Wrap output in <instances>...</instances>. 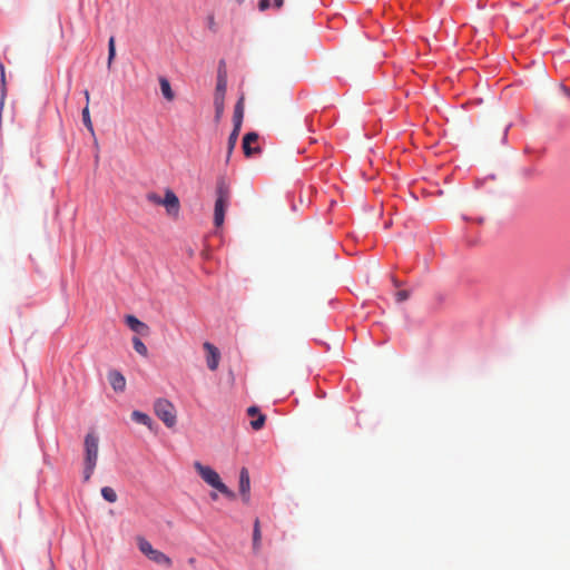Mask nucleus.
I'll list each match as a JSON object with an SVG mask.
<instances>
[{"label":"nucleus","mask_w":570,"mask_h":570,"mask_svg":"<svg viewBox=\"0 0 570 570\" xmlns=\"http://www.w3.org/2000/svg\"><path fill=\"white\" fill-rule=\"evenodd\" d=\"M230 202V186L225 178H219L216 185V200L214 207V225L219 228L225 220V213Z\"/></svg>","instance_id":"nucleus-1"},{"label":"nucleus","mask_w":570,"mask_h":570,"mask_svg":"<svg viewBox=\"0 0 570 570\" xmlns=\"http://www.w3.org/2000/svg\"><path fill=\"white\" fill-rule=\"evenodd\" d=\"M194 468L199 476L204 480V482H206L208 485L216 489L230 500L236 498L235 492L229 490L225 483L222 482L219 474L214 469L208 465H204L198 461L194 462Z\"/></svg>","instance_id":"nucleus-2"},{"label":"nucleus","mask_w":570,"mask_h":570,"mask_svg":"<svg viewBox=\"0 0 570 570\" xmlns=\"http://www.w3.org/2000/svg\"><path fill=\"white\" fill-rule=\"evenodd\" d=\"M99 439L95 433H88L85 438V471L83 481L88 482L95 471L98 460Z\"/></svg>","instance_id":"nucleus-3"},{"label":"nucleus","mask_w":570,"mask_h":570,"mask_svg":"<svg viewBox=\"0 0 570 570\" xmlns=\"http://www.w3.org/2000/svg\"><path fill=\"white\" fill-rule=\"evenodd\" d=\"M136 540L139 551L142 554H145L150 561L155 562L158 566H163L167 569L171 568L173 561L167 554L157 549H154L151 543L144 537L139 535L137 537Z\"/></svg>","instance_id":"nucleus-4"},{"label":"nucleus","mask_w":570,"mask_h":570,"mask_svg":"<svg viewBox=\"0 0 570 570\" xmlns=\"http://www.w3.org/2000/svg\"><path fill=\"white\" fill-rule=\"evenodd\" d=\"M154 411L155 414L159 420L164 422V424L171 429L177 423V412L175 409V405L166 400V399H158L154 403Z\"/></svg>","instance_id":"nucleus-5"},{"label":"nucleus","mask_w":570,"mask_h":570,"mask_svg":"<svg viewBox=\"0 0 570 570\" xmlns=\"http://www.w3.org/2000/svg\"><path fill=\"white\" fill-rule=\"evenodd\" d=\"M227 90V72L225 69V62L220 61L217 72V82L215 88L214 101L224 102Z\"/></svg>","instance_id":"nucleus-6"},{"label":"nucleus","mask_w":570,"mask_h":570,"mask_svg":"<svg viewBox=\"0 0 570 570\" xmlns=\"http://www.w3.org/2000/svg\"><path fill=\"white\" fill-rule=\"evenodd\" d=\"M203 347L207 353V355H206L207 367L210 371H216L218 368L219 361H220L219 350L214 344H212L209 342H205L203 344Z\"/></svg>","instance_id":"nucleus-7"},{"label":"nucleus","mask_w":570,"mask_h":570,"mask_svg":"<svg viewBox=\"0 0 570 570\" xmlns=\"http://www.w3.org/2000/svg\"><path fill=\"white\" fill-rule=\"evenodd\" d=\"M250 479L246 468H242L239 473V492L243 501L247 504L249 502Z\"/></svg>","instance_id":"nucleus-8"},{"label":"nucleus","mask_w":570,"mask_h":570,"mask_svg":"<svg viewBox=\"0 0 570 570\" xmlns=\"http://www.w3.org/2000/svg\"><path fill=\"white\" fill-rule=\"evenodd\" d=\"M258 140V135L256 132H247L243 138V150L246 157L253 156L255 153H259L261 148L258 146L252 147L253 144H256Z\"/></svg>","instance_id":"nucleus-9"},{"label":"nucleus","mask_w":570,"mask_h":570,"mask_svg":"<svg viewBox=\"0 0 570 570\" xmlns=\"http://www.w3.org/2000/svg\"><path fill=\"white\" fill-rule=\"evenodd\" d=\"M161 205L166 207L168 214H177L179 210V199L170 189L166 190Z\"/></svg>","instance_id":"nucleus-10"},{"label":"nucleus","mask_w":570,"mask_h":570,"mask_svg":"<svg viewBox=\"0 0 570 570\" xmlns=\"http://www.w3.org/2000/svg\"><path fill=\"white\" fill-rule=\"evenodd\" d=\"M108 381H109L111 387L114 389V391H116V392H124L125 391V389H126V379H125V376L120 372H118L116 370L110 371L108 373Z\"/></svg>","instance_id":"nucleus-11"},{"label":"nucleus","mask_w":570,"mask_h":570,"mask_svg":"<svg viewBox=\"0 0 570 570\" xmlns=\"http://www.w3.org/2000/svg\"><path fill=\"white\" fill-rule=\"evenodd\" d=\"M244 100H245L244 96H242L238 99V101L236 102L235 108H234L233 122H234V127H236V128L237 127L242 128L244 110H245Z\"/></svg>","instance_id":"nucleus-12"},{"label":"nucleus","mask_w":570,"mask_h":570,"mask_svg":"<svg viewBox=\"0 0 570 570\" xmlns=\"http://www.w3.org/2000/svg\"><path fill=\"white\" fill-rule=\"evenodd\" d=\"M126 324L130 327V330H132L134 332L139 333V334H141L148 330V326L145 323L140 322L134 315L126 316Z\"/></svg>","instance_id":"nucleus-13"},{"label":"nucleus","mask_w":570,"mask_h":570,"mask_svg":"<svg viewBox=\"0 0 570 570\" xmlns=\"http://www.w3.org/2000/svg\"><path fill=\"white\" fill-rule=\"evenodd\" d=\"M239 131H240V128L237 127V129H236V127H234L233 131L230 132V135L228 137L227 155H226L227 163L229 161L233 150L237 144Z\"/></svg>","instance_id":"nucleus-14"},{"label":"nucleus","mask_w":570,"mask_h":570,"mask_svg":"<svg viewBox=\"0 0 570 570\" xmlns=\"http://www.w3.org/2000/svg\"><path fill=\"white\" fill-rule=\"evenodd\" d=\"M159 86H160V90H161V94L164 96V98L168 101H171L174 100L175 98V94L170 87V83L168 81L167 78L165 77H160L159 78Z\"/></svg>","instance_id":"nucleus-15"},{"label":"nucleus","mask_w":570,"mask_h":570,"mask_svg":"<svg viewBox=\"0 0 570 570\" xmlns=\"http://www.w3.org/2000/svg\"><path fill=\"white\" fill-rule=\"evenodd\" d=\"M131 417L135 422L146 425L149 430H153V420L146 413L140 411H134L131 413Z\"/></svg>","instance_id":"nucleus-16"},{"label":"nucleus","mask_w":570,"mask_h":570,"mask_svg":"<svg viewBox=\"0 0 570 570\" xmlns=\"http://www.w3.org/2000/svg\"><path fill=\"white\" fill-rule=\"evenodd\" d=\"M261 539H262L261 524H259V520L256 519L254 522V529H253V548L255 551H257L259 549Z\"/></svg>","instance_id":"nucleus-17"},{"label":"nucleus","mask_w":570,"mask_h":570,"mask_svg":"<svg viewBox=\"0 0 570 570\" xmlns=\"http://www.w3.org/2000/svg\"><path fill=\"white\" fill-rule=\"evenodd\" d=\"M132 345L135 351L140 354L141 356L146 357L148 355V348L145 345V343L139 337L132 338Z\"/></svg>","instance_id":"nucleus-18"},{"label":"nucleus","mask_w":570,"mask_h":570,"mask_svg":"<svg viewBox=\"0 0 570 570\" xmlns=\"http://www.w3.org/2000/svg\"><path fill=\"white\" fill-rule=\"evenodd\" d=\"M82 121H83V125L86 126V128L90 131V134L92 136H95V129H94V125H92V121H91V118H90L89 107L88 106H86L82 109Z\"/></svg>","instance_id":"nucleus-19"},{"label":"nucleus","mask_w":570,"mask_h":570,"mask_svg":"<svg viewBox=\"0 0 570 570\" xmlns=\"http://www.w3.org/2000/svg\"><path fill=\"white\" fill-rule=\"evenodd\" d=\"M101 495L106 501L110 503L116 502L118 498L116 491L110 487H104L101 489Z\"/></svg>","instance_id":"nucleus-20"},{"label":"nucleus","mask_w":570,"mask_h":570,"mask_svg":"<svg viewBox=\"0 0 570 570\" xmlns=\"http://www.w3.org/2000/svg\"><path fill=\"white\" fill-rule=\"evenodd\" d=\"M115 57H116L115 38L110 37L109 41H108V61H107L108 68L111 67Z\"/></svg>","instance_id":"nucleus-21"},{"label":"nucleus","mask_w":570,"mask_h":570,"mask_svg":"<svg viewBox=\"0 0 570 570\" xmlns=\"http://www.w3.org/2000/svg\"><path fill=\"white\" fill-rule=\"evenodd\" d=\"M256 416L255 420L250 421V426L253 430L258 431L264 426L266 416L262 413H258Z\"/></svg>","instance_id":"nucleus-22"},{"label":"nucleus","mask_w":570,"mask_h":570,"mask_svg":"<svg viewBox=\"0 0 570 570\" xmlns=\"http://www.w3.org/2000/svg\"><path fill=\"white\" fill-rule=\"evenodd\" d=\"M215 107V120L219 121L224 115V102L214 101Z\"/></svg>","instance_id":"nucleus-23"},{"label":"nucleus","mask_w":570,"mask_h":570,"mask_svg":"<svg viewBox=\"0 0 570 570\" xmlns=\"http://www.w3.org/2000/svg\"><path fill=\"white\" fill-rule=\"evenodd\" d=\"M147 199L150 203L156 204V205H161L163 204V198L159 195H157L156 193L147 194Z\"/></svg>","instance_id":"nucleus-24"},{"label":"nucleus","mask_w":570,"mask_h":570,"mask_svg":"<svg viewBox=\"0 0 570 570\" xmlns=\"http://www.w3.org/2000/svg\"><path fill=\"white\" fill-rule=\"evenodd\" d=\"M395 297H396V302L401 303V302L406 301L410 297V293L407 291H399L395 294Z\"/></svg>","instance_id":"nucleus-25"},{"label":"nucleus","mask_w":570,"mask_h":570,"mask_svg":"<svg viewBox=\"0 0 570 570\" xmlns=\"http://www.w3.org/2000/svg\"><path fill=\"white\" fill-rule=\"evenodd\" d=\"M271 7L269 0H259L258 8L261 11H265Z\"/></svg>","instance_id":"nucleus-26"},{"label":"nucleus","mask_w":570,"mask_h":570,"mask_svg":"<svg viewBox=\"0 0 570 570\" xmlns=\"http://www.w3.org/2000/svg\"><path fill=\"white\" fill-rule=\"evenodd\" d=\"M258 413H261V412H259V409L257 406H250V407L247 409V414L249 416H256V415H258Z\"/></svg>","instance_id":"nucleus-27"},{"label":"nucleus","mask_w":570,"mask_h":570,"mask_svg":"<svg viewBox=\"0 0 570 570\" xmlns=\"http://www.w3.org/2000/svg\"><path fill=\"white\" fill-rule=\"evenodd\" d=\"M274 1V7L279 9L283 7L284 4V0H273Z\"/></svg>","instance_id":"nucleus-28"},{"label":"nucleus","mask_w":570,"mask_h":570,"mask_svg":"<svg viewBox=\"0 0 570 570\" xmlns=\"http://www.w3.org/2000/svg\"><path fill=\"white\" fill-rule=\"evenodd\" d=\"M83 95H85V99H86V102H87V104H86V106H88V107H89L90 94H89V91H88V90H85V91H83Z\"/></svg>","instance_id":"nucleus-29"},{"label":"nucleus","mask_w":570,"mask_h":570,"mask_svg":"<svg viewBox=\"0 0 570 570\" xmlns=\"http://www.w3.org/2000/svg\"><path fill=\"white\" fill-rule=\"evenodd\" d=\"M1 80L4 82V67L1 65Z\"/></svg>","instance_id":"nucleus-30"},{"label":"nucleus","mask_w":570,"mask_h":570,"mask_svg":"<svg viewBox=\"0 0 570 570\" xmlns=\"http://www.w3.org/2000/svg\"><path fill=\"white\" fill-rule=\"evenodd\" d=\"M563 90H564L566 95L570 96V90L568 88L563 87Z\"/></svg>","instance_id":"nucleus-31"},{"label":"nucleus","mask_w":570,"mask_h":570,"mask_svg":"<svg viewBox=\"0 0 570 570\" xmlns=\"http://www.w3.org/2000/svg\"><path fill=\"white\" fill-rule=\"evenodd\" d=\"M393 283H394V285H395V286H400V283H399V281H396V279H393Z\"/></svg>","instance_id":"nucleus-32"},{"label":"nucleus","mask_w":570,"mask_h":570,"mask_svg":"<svg viewBox=\"0 0 570 570\" xmlns=\"http://www.w3.org/2000/svg\"><path fill=\"white\" fill-rule=\"evenodd\" d=\"M210 497H212V499H214V500H216V499H217V494H215V493H212V494H210Z\"/></svg>","instance_id":"nucleus-33"},{"label":"nucleus","mask_w":570,"mask_h":570,"mask_svg":"<svg viewBox=\"0 0 570 570\" xmlns=\"http://www.w3.org/2000/svg\"><path fill=\"white\" fill-rule=\"evenodd\" d=\"M244 0H237L238 3H242Z\"/></svg>","instance_id":"nucleus-34"}]
</instances>
